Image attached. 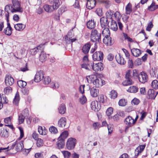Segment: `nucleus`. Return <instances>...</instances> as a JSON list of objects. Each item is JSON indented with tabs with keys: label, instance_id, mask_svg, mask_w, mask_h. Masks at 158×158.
<instances>
[{
	"label": "nucleus",
	"instance_id": "6e6d98bb",
	"mask_svg": "<svg viewBox=\"0 0 158 158\" xmlns=\"http://www.w3.org/2000/svg\"><path fill=\"white\" fill-rule=\"evenodd\" d=\"M145 147V145H140L136 149L135 151L136 152L137 150H138L139 151V152H141L144 150Z\"/></svg>",
	"mask_w": 158,
	"mask_h": 158
},
{
	"label": "nucleus",
	"instance_id": "4c0bfd02",
	"mask_svg": "<svg viewBox=\"0 0 158 158\" xmlns=\"http://www.w3.org/2000/svg\"><path fill=\"white\" fill-rule=\"evenodd\" d=\"M68 131H64L61 134L60 136L58 137V139H62L65 140V139L68 137Z\"/></svg>",
	"mask_w": 158,
	"mask_h": 158
},
{
	"label": "nucleus",
	"instance_id": "b1692460",
	"mask_svg": "<svg viewBox=\"0 0 158 158\" xmlns=\"http://www.w3.org/2000/svg\"><path fill=\"white\" fill-rule=\"evenodd\" d=\"M93 84L96 87L99 88L103 85V81L101 78H97L93 82Z\"/></svg>",
	"mask_w": 158,
	"mask_h": 158
},
{
	"label": "nucleus",
	"instance_id": "79ce46f5",
	"mask_svg": "<svg viewBox=\"0 0 158 158\" xmlns=\"http://www.w3.org/2000/svg\"><path fill=\"white\" fill-rule=\"evenodd\" d=\"M26 117L21 114H19L18 115V121L19 124L23 123L24 121L25 118Z\"/></svg>",
	"mask_w": 158,
	"mask_h": 158
},
{
	"label": "nucleus",
	"instance_id": "8fccbe9b",
	"mask_svg": "<svg viewBox=\"0 0 158 158\" xmlns=\"http://www.w3.org/2000/svg\"><path fill=\"white\" fill-rule=\"evenodd\" d=\"M132 72L130 70H128L126 73L125 77L127 79L131 80L132 78V75H131Z\"/></svg>",
	"mask_w": 158,
	"mask_h": 158
},
{
	"label": "nucleus",
	"instance_id": "864d4df0",
	"mask_svg": "<svg viewBox=\"0 0 158 158\" xmlns=\"http://www.w3.org/2000/svg\"><path fill=\"white\" fill-rule=\"evenodd\" d=\"M26 117H28L29 115V111L27 108L25 109L20 113Z\"/></svg>",
	"mask_w": 158,
	"mask_h": 158
},
{
	"label": "nucleus",
	"instance_id": "7ed1b4c3",
	"mask_svg": "<svg viewBox=\"0 0 158 158\" xmlns=\"http://www.w3.org/2000/svg\"><path fill=\"white\" fill-rule=\"evenodd\" d=\"M76 144V139L70 138L68 139L66 142V147L69 150L73 149Z\"/></svg>",
	"mask_w": 158,
	"mask_h": 158
},
{
	"label": "nucleus",
	"instance_id": "5701e85b",
	"mask_svg": "<svg viewBox=\"0 0 158 158\" xmlns=\"http://www.w3.org/2000/svg\"><path fill=\"white\" fill-rule=\"evenodd\" d=\"M57 143V146L58 149H60L64 148L65 145V140L62 139H58Z\"/></svg>",
	"mask_w": 158,
	"mask_h": 158
},
{
	"label": "nucleus",
	"instance_id": "6ab92c4d",
	"mask_svg": "<svg viewBox=\"0 0 158 158\" xmlns=\"http://www.w3.org/2000/svg\"><path fill=\"white\" fill-rule=\"evenodd\" d=\"M124 122L126 124L130 126H132L134 124L133 123L132 118L130 116H128L125 119Z\"/></svg>",
	"mask_w": 158,
	"mask_h": 158
},
{
	"label": "nucleus",
	"instance_id": "bf43d9fd",
	"mask_svg": "<svg viewBox=\"0 0 158 158\" xmlns=\"http://www.w3.org/2000/svg\"><path fill=\"white\" fill-rule=\"evenodd\" d=\"M86 101V98L85 95H83L82 97L80 98V102L82 105L84 104Z\"/></svg>",
	"mask_w": 158,
	"mask_h": 158
},
{
	"label": "nucleus",
	"instance_id": "aec40b11",
	"mask_svg": "<svg viewBox=\"0 0 158 158\" xmlns=\"http://www.w3.org/2000/svg\"><path fill=\"white\" fill-rule=\"evenodd\" d=\"M23 141H21L18 143L17 142L15 150L17 152H20L23 149Z\"/></svg>",
	"mask_w": 158,
	"mask_h": 158
},
{
	"label": "nucleus",
	"instance_id": "603ef678",
	"mask_svg": "<svg viewBox=\"0 0 158 158\" xmlns=\"http://www.w3.org/2000/svg\"><path fill=\"white\" fill-rule=\"evenodd\" d=\"M44 78L43 83L45 85L48 84L51 82V79L49 77H45Z\"/></svg>",
	"mask_w": 158,
	"mask_h": 158
},
{
	"label": "nucleus",
	"instance_id": "37998d69",
	"mask_svg": "<svg viewBox=\"0 0 158 158\" xmlns=\"http://www.w3.org/2000/svg\"><path fill=\"white\" fill-rule=\"evenodd\" d=\"M151 86L153 89H158V82L155 80H153L152 82Z\"/></svg>",
	"mask_w": 158,
	"mask_h": 158
},
{
	"label": "nucleus",
	"instance_id": "0e129e2a",
	"mask_svg": "<svg viewBox=\"0 0 158 158\" xmlns=\"http://www.w3.org/2000/svg\"><path fill=\"white\" fill-rule=\"evenodd\" d=\"M51 88H58L59 87V85L57 82H52L51 84Z\"/></svg>",
	"mask_w": 158,
	"mask_h": 158
},
{
	"label": "nucleus",
	"instance_id": "774afa93",
	"mask_svg": "<svg viewBox=\"0 0 158 158\" xmlns=\"http://www.w3.org/2000/svg\"><path fill=\"white\" fill-rule=\"evenodd\" d=\"M35 157L36 158H44L43 154L41 153H37L35 154Z\"/></svg>",
	"mask_w": 158,
	"mask_h": 158
},
{
	"label": "nucleus",
	"instance_id": "c9c22d12",
	"mask_svg": "<svg viewBox=\"0 0 158 158\" xmlns=\"http://www.w3.org/2000/svg\"><path fill=\"white\" fill-rule=\"evenodd\" d=\"M126 11L127 14H130L132 11V5L131 3H129L126 6Z\"/></svg>",
	"mask_w": 158,
	"mask_h": 158
},
{
	"label": "nucleus",
	"instance_id": "58836bf2",
	"mask_svg": "<svg viewBox=\"0 0 158 158\" xmlns=\"http://www.w3.org/2000/svg\"><path fill=\"white\" fill-rule=\"evenodd\" d=\"M90 94L93 97H96L99 94V89H90Z\"/></svg>",
	"mask_w": 158,
	"mask_h": 158
},
{
	"label": "nucleus",
	"instance_id": "ddd939ff",
	"mask_svg": "<svg viewBox=\"0 0 158 158\" xmlns=\"http://www.w3.org/2000/svg\"><path fill=\"white\" fill-rule=\"evenodd\" d=\"M96 4L95 0H87L86 3L87 8L89 9H91L95 6Z\"/></svg>",
	"mask_w": 158,
	"mask_h": 158
},
{
	"label": "nucleus",
	"instance_id": "4468645a",
	"mask_svg": "<svg viewBox=\"0 0 158 158\" xmlns=\"http://www.w3.org/2000/svg\"><path fill=\"white\" fill-rule=\"evenodd\" d=\"M115 59L118 63L121 65H124L126 63L124 58L119 54L116 55Z\"/></svg>",
	"mask_w": 158,
	"mask_h": 158
},
{
	"label": "nucleus",
	"instance_id": "338daca9",
	"mask_svg": "<svg viewBox=\"0 0 158 158\" xmlns=\"http://www.w3.org/2000/svg\"><path fill=\"white\" fill-rule=\"evenodd\" d=\"M98 101L100 102H102L103 103H104V100L103 96L102 95H100L98 97Z\"/></svg>",
	"mask_w": 158,
	"mask_h": 158
},
{
	"label": "nucleus",
	"instance_id": "4d7b16f0",
	"mask_svg": "<svg viewBox=\"0 0 158 158\" xmlns=\"http://www.w3.org/2000/svg\"><path fill=\"white\" fill-rule=\"evenodd\" d=\"M43 46L42 45H40L39 46H37L36 48H35L32 49V51L34 52L33 53L34 55L36 54V52H38L37 50H40L42 51L43 50L42 47Z\"/></svg>",
	"mask_w": 158,
	"mask_h": 158
},
{
	"label": "nucleus",
	"instance_id": "7c9ffc66",
	"mask_svg": "<svg viewBox=\"0 0 158 158\" xmlns=\"http://www.w3.org/2000/svg\"><path fill=\"white\" fill-rule=\"evenodd\" d=\"M108 27L114 31H116L118 29V27L116 22L113 20L111 21L110 25H109Z\"/></svg>",
	"mask_w": 158,
	"mask_h": 158
},
{
	"label": "nucleus",
	"instance_id": "f3484780",
	"mask_svg": "<svg viewBox=\"0 0 158 158\" xmlns=\"http://www.w3.org/2000/svg\"><path fill=\"white\" fill-rule=\"evenodd\" d=\"M91 109L95 111H98L99 110L98 102L97 101H94L92 102L91 103Z\"/></svg>",
	"mask_w": 158,
	"mask_h": 158
},
{
	"label": "nucleus",
	"instance_id": "e2e57ef3",
	"mask_svg": "<svg viewBox=\"0 0 158 158\" xmlns=\"http://www.w3.org/2000/svg\"><path fill=\"white\" fill-rule=\"evenodd\" d=\"M19 129L20 131V137L18 138V139L20 140L23 137L24 135L23 128L22 127H19Z\"/></svg>",
	"mask_w": 158,
	"mask_h": 158
},
{
	"label": "nucleus",
	"instance_id": "3c124183",
	"mask_svg": "<svg viewBox=\"0 0 158 158\" xmlns=\"http://www.w3.org/2000/svg\"><path fill=\"white\" fill-rule=\"evenodd\" d=\"M126 80L123 82V85L124 86L131 85L133 82L132 80Z\"/></svg>",
	"mask_w": 158,
	"mask_h": 158
},
{
	"label": "nucleus",
	"instance_id": "72a5a7b5",
	"mask_svg": "<svg viewBox=\"0 0 158 158\" xmlns=\"http://www.w3.org/2000/svg\"><path fill=\"white\" fill-rule=\"evenodd\" d=\"M104 28L102 31V34L105 37H108L110 35V31L109 29L106 27H104Z\"/></svg>",
	"mask_w": 158,
	"mask_h": 158
},
{
	"label": "nucleus",
	"instance_id": "c756f323",
	"mask_svg": "<svg viewBox=\"0 0 158 158\" xmlns=\"http://www.w3.org/2000/svg\"><path fill=\"white\" fill-rule=\"evenodd\" d=\"M92 63H89L88 64H83L81 65V67L82 68H84L88 70H90L92 69Z\"/></svg>",
	"mask_w": 158,
	"mask_h": 158
},
{
	"label": "nucleus",
	"instance_id": "6e6552de",
	"mask_svg": "<svg viewBox=\"0 0 158 158\" xmlns=\"http://www.w3.org/2000/svg\"><path fill=\"white\" fill-rule=\"evenodd\" d=\"M100 22L102 28L106 27L109 25V22L108 21L107 18L103 17L100 19Z\"/></svg>",
	"mask_w": 158,
	"mask_h": 158
},
{
	"label": "nucleus",
	"instance_id": "f8f14e48",
	"mask_svg": "<svg viewBox=\"0 0 158 158\" xmlns=\"http://www.w3.org/2000/svg\"><path fill=\"white\" fill-rule=\"evenodd\" d=\"M92 63V69L95 72H97L99 71H101L102 70L103 68L102 67V64L101 63H96L94 65H93Z\"/></svg>",
	"mask_w": 158,
	"mask_h": 158
},
{
	"label": "nucleus",
	"instance_id": "9d476101",
	"mask_svg": "<svg viewBox=\"0 0 158 158\" xmlns=\"http://www.w3.org/2000/svg\"><path fill=\"white\" fill-rule=\"evenodd\" d=\"M158 94V92H155L154 89H148V94L150 99H155Z\"/></svg>",
	"mask_w": 158,
	"mask_h": 158
},
{
	"label": "nucleus",
	"instance_id": "f03ea898",
	"mask_svg": "<svg viewBox=\"0 0 158 158\" xmlns=\"http://www.w3.org/2000/svg\"><path fill=\"white\" fill-rule=\"evenodd\" d=\"M101 34L96 29H93L91 32L90 39L91 41L95 43L101 41Z\"/></svg>",
	"mask_w": 158,
	"mask_h": 158
},
{
	"label": "nucleus",
	"instance_id": "f704fd0d",
	"mask_svg": "<svg viewBox=\"0 0 158 158\" xmlns=\"http://www.w3.org/2000/svg\"><path fill=\"white\" fill-rule=\"evenodd\" d=\"M73 28L69 31L67 35L65 36V40H70L71 38L73 36V34L72 33Z\"/></svg>",
	"mask_w": 158,
	"mask_h": 158
},
{
	"label": "nucleus",
	"instance_id": "423d86ee",
	"mask_svg": "<svg viewBox=\"0 0 158 158\" xmlns=\"http://www.w3.org/2000/svg\"><path fill=\"white\" fill-rule=\"evenodd\" d=\"M44 78V72L42 71H40L36 73L34 81L35 82H38L40 81Z\"/></svg>",
	"mask_w": 158,
	"mask_h": 158
},
{
	"label": "nucleus",
	"instance_id": "0eeeda50",
	"mask_svg": "<svg viewBox=\"0 0 158 158\" xmlns=\"http://www.w3.org/2000/svg\"><path fill=\"white\" fill-rule=\"evenodd\" d=\"M49 2L54 10L57 9L60 5L61 1L60 0H49Z\"/></svg>",
	"mask_w": 158,
	"mask_h": 158
},
{
	"label": "nucleus",
	"instance_id": "412c9836",
	"mask_svg": "<svg viewBox=\"0 0 158 158\" xmlns=\"http://www.w3.org/2000/svg\"><path fill=\"white\" fill-rule=\"evenodd\" d=\"M66 121L65 117H61L58 121V126L60 127H64L66 124Z\"/></svg>",
	"mask_w": 158,
	"mask_h": 158
},
{
	"label": "nucleus",
	"instance_id": "2f4dec72",
	"mask_svg": "<svg viewBox=\"0 0 158 158\" xmlns=\"http://www.w3.org/2000/svg\"><path fill=\"white\" fill-rule=\"evenodd\" d=\"M46 54L43 51L41 52L39 56L40 60L42 62H43L46 60Z\"/></svg>",
	"mask_w": 158,
	"mask_h": 158
},
{
	"label": "nucleus",
	"instance_id": "393cba45",
	"mask_svg": "<svg viewBox=\"0 0 158 158\" xmlns=\"http://www.w3.org/2000/svg\"><path fill=\"white\" fill-rule=\"evenodd\" d=\"M59 113L61 114L65 113L66 110V107L64 104L62 103L61 104L58 108Z\"/></svg>",
	"mask_w": 158,
	"mask_h": 158
},
{
	"label": "nucleus",
	"instance_id": "f257e3e1",
	"mask_svg": "<svg viewBox=\"0 0 158 158\" xmlns=\"http://www.w3.org/2000/svg\"><path fill=\"white\" fill-rule=\"evenodd\" d=\"M12 5L11 6V12L12 13H22L23 11V9L21 7L20 2L18 0H12Z\"/></svg>",
	"mask_w": 158,
	"mask_h": 158
},
{
	"label": "nucleus",
	"instance_id": "4be33fe9",
	"mask_svg": "<svg viewBox=\"0 0 158 158\" xmlns=\"http://www.w3.org/2000/svg\"><path fill=\"white\" fill-rule=\"evenodd\" d=\"M131 51L133 56L136 57L139 56L141 53L140 50L138 48H133Z\"/></svg>",
	"mask_w": 158,
	"mask_h": 158
},
{
	"label": "nucleus",
	"instance_id": "1a4fd4ad",
	"mask_svg": "<svg viewBox=\"0 0 158 158\" xmlns=\"http://www.w3.org/2000/svg\"><path fill=\"white\" fill-rule=\"evenodd\" d=\"M5 82L6 85L11 86L14 82V79L11 76H6L5 77Z\"/></svg>",
	"mask_w": 158,
	"mask_h": 158
},
{
	"label": "nucleus",
	"instance_id": "052dcab7",
	"mask_svg": "<svg viewBox=\"0 0 158 158\" xmlns=\"http://www.w3.org/2000/svg\"><path fill=\"white\" fill-rule=\"evenodd\" d=\"M140 102V101L138 99L135 98L132 100L131 103L132 104L137 105Z\"/></svg>",
	"mask_w": 158,
	"mask_h": 158
},
{
	"label": "nucleus",
	"instance_id": "a18cd8bd",
	"mask_svg": "<svg viewBox=\"0 0 158 158\" xmlns=\"http://www.w3.org/2000/svg\"><path fill=\"white\" fill-rule=\"evenodd\" d=\"M127 104V102L124 99H120L118 102V104L119 105L121 106H125Z\"/></svg>",
	"mask_w": 158,
	"mask_h": 158
},
{
	"label": "nucleus",
	"instance_id": "e433bc0d",
	"mask_svg": "<svg viewBox=\"0 0 158 158\" xmlns=\"http://www.w3.org/2000/svg\"><path fill=\"white\" fill-rule=\"evenodd\" d=\"M44 8L45 11L48 12H51L53 10H54L52 6H50L47 4L44 6Z\"/></svg>",
	"mask_w": 158,
	"mask_h": 158
},
{
	"label": "nucleus",
	"instance_id": "20e7f679",
	"mask_svg": "<svg viewBox=\"0 0 158 158\" xmlns=\"http://www.w3.org/2000/svg\"><path fill=\"white\" fill-rule=\"evenodd\" d=\"M103 54L101 52H96L93 55V58L94 61H100L102 60Z\"/></svg>",
	"mask_w": 158,
	"mask_h": 158
},
{
	"label": "nucleus",
	"instance_id": "c03bdc74",
	"mask_svg": "<svg viewBox=\"0 0 158 158\" xmlns=\"http://www.w3.org/2000/svg\"><path fill=\"white\" fill-rule=\"evenodd\" d=\"M12 30V28L6 27L4 30V32L6 35L10 36L11 34Z\"/></svg>",
	"mask_w": 158,
	"mask_h": 158
},
{
	"label": "nucleus",
	"instance_id": "9b49d317",
	"mask_svg": "<svg viewBox=\"0 0 158 158\" xmlns=\"http://www.w3.org/2000/svg\"><path fill=\"white\" fill-rule=\"evenodd\" d=\"M9 136V133L6 127L0 129V136L3 138H7Z\"/></svg>",
	"mask_w": 158,
	"mask_h": 158
},
{
	"label": "nucleus",
	"instance_id": "13d9d810",
	"mask_svg": "<svg viewBox=\"0 0 158 158\" xmlns=\"http://www.w3.org/2000/svg\"><path fill=\"white\" fill-rule=\"evenodd\" d=\"M49 130L50 132L54 134H56L58 132L57 129L54 126L51 127L49 129Z\"/></svg>",
	"mask_w": 158,
	"mask_h": 158
},
{
	"label": "nucleus",
	"instance_id": "5fc2aeb1",
	"mask_svg": "<svg viewBox=\"0 0 158 158\" xmlns=\"http://www.w3.org/2000/svg\"><path fill=\"white\" fill-rule=\"evenodd\" d=\"M37 146L38 147L42 146L43 144V141L40 138H38L36 143Z\"/></svg>",
	"mask_w": 158,
	"mask_h": 158
},
{
	"label": "nucleus",
	"instance_id": "ea45409f",
	"mask_svg": "<svg viewBox=\"0 0 158 158\" xmlns=\"http://www.w3.org/2000/svg\"><path fill=\"white\" fill-rule=\"evenodd\" d=\"M117 92L114 89H112L110 92V97L111 98L114 99L117 98L118 96Z\"/></svg>",
	"mask_w": 158,
	"mask_h": 158
},
{
	"label": "nucleus",
	"instance_id": "bb28decb",
	"mask_svg": "<svg viewBox=\"0 0 158 158\" xmlns=\"http://www.w3.org/2000/svg\"><path fill=\"white\" fill-rule=\"evenodd\" d=\"M16 30L22 31L25 27V25L22 23H18L14 26Z\"/></svg>",
	"mask_w": 158,
	"mask_h": 158
},
{
	"label": "nucleus",
	"instance_id": "69168bd1",
	"mask_svg": "<svg viewBox=\"0 0 158 158\" xmlns=\"http://www.w3.org/2000/svg\"><path fill=\"white\" fill-rule=\"evenodd\" d=\"M123 36L125 40H127L128 41L130 42H133V40L130 37L128 36L127 34L123 33Z\"/></svg>",
	"mask_w": 158,
	"mask_h": 158
},
{
	"label": "nucleus",
	"instance_id": "09e8293b",
	"mask_svg": "<svg viewBox=\"0 0 158 158\" xmlns=\"http://www.w3.org/2000/svg\"><path fill=\"white\" fill-rule=\"evenodd\" d=\"M113 109L112 107H110L108 108L106 111V114L109 117L113 113Z\"/></svg>",
	"mask_w": 158,
	"mask_h": 158
},
{
	"label": "nucleus",
	"instance_id": "de8ad7c7",
	"mask_svg": "<svg viewBox=\"0 0 158 158\" xmlns=\"http://www.w3.org/2000/svg\"><path fill=\"white\" fill-rule=\"evenodd\" d=\"M62 153L65 158H69L72 155L70 152L67 151H63Z\"/></svg>",
	"mask_w": 158,
	"mask_h": 158
},
{
	"label": "nucleus",
	"instance_id": "680f3d73",
	"mask_svg": "<svg viewBox=\"0 0 158 158\" xmlns=\"http://www.w3.org/2000/svg\"><path fill=\"white\" fill-rule=\"evenodd\" d=\"M153 24L152 22H150L148 24L147 27L146 28V30L149 31H150L151 28L153 27Z\"/></svg>",
	"mask_w": 158,
	"mask_h": 158
},
{
	"label": "nucleus",
	"instance_id": "2eb2a0df",
	"mask_svg": "<svg viewBox=\"0 0 158 158\" xmlns=\"http://www.w3.org/2000/svg\"><path fill=\"white\" fill-rule=\"evenodd\" d=\"M90 47L91 46L89 43L85 44L82 48V52L85 54H87L89 51Z\"/></svg>",
	"mask_w": 158,
	"mask_h": 158
},
{
	"label": "nucleus",
	"instance_id": "a19ab883",
	"mask_svg": "<svg viewBox=\"0 0 158 158\" xmlns=\"http://www.w3.org/2000/svg\"><path fill=\"white\" fill-rule=\"evenodd\" d=\"M17 84L20 88H24L27 85V82L22 80H19L17 82Z\"/></svg>",
	"mask_w": 158,
	"mask_h": 158
},
{
	"label": "nucleus",
	"instance_id": "cd10ccee",
	"mask_svg": "<svg viewBox=\"0 0 158 158\" xmlns=\"http://www.w3.org/2000/svg\"><path fill=\"white\" fill-rule=\"evenodd\" d=\"M87 26L89 29H92L95 27V22L92 20H89L87 22Z\"/></svg>",
	"mask_w": 158,
	"mask_h": 158
},
{
	"label": "nucleus",
	"instance_id": "c85d7f7f",
	"mask_svg": "<svg viewBox=\"0 0 158 158\" xmlns=\"http://www.w3.org/2000/svg\"><path fill=\"white\" fill-rule=\"evenodd\" d=\"M0 102L2 104L7 103L8 100L5 95L0 94Z\"/></svg>",
	"mask_w": 158,
	"mask_h": 158
},
{
	"label": "nucleus",
	"instance_id": "dca6fc26",
	"mask_svg": "<svg viewBox=\"0 0 158 158\" xmlns=\"http://www.w3.org/2000/svg\"><path fill=\"white\" fill-rule=\"evenodd\" d=\"M103 43L108 45H111L114 43V40H113L110 36L108 37H105L103 39Z\"/></svg>",
	"mask_w": 158,
	"mask_h": 158
},
{
	"label": "nucleus",
	"instance_id": "a878e982",
	"mask_svg": "<svg viewBox=\"0 0 158 158\" xmlns=\"http://www.w3.org/2000/svg\"><path fill=\"white\" fill-rule=\"evenodd\" d=\"M19 99V94L18 92L17 91L13 101V104L17 106L18 104Z\"/></svg>",
	"mask_w": 158,
	"mask_h": 158
},
{
	"label": "nucleus",
	"instance_id": "49530a36",
	"mask_svg": "<svg viewBox=\"0 0 158 158\" xmlns=\"http://www.w3.org/2000/svg\"><path fill=\"white\" fill-rule=\"evenodd\" d=\"M139 74L138 72V71L136 69H134L133 70L132 72V78L136 79L138 78Z\"/></svg>",
	"mask_w": 158,
	"mask_h": 158
},
{
	"label": "nucleus",
	"instance_id": "a211bd4d",
	"mask_svg": "<svg viewBox=\"0 0 158 158\" xmlns=\"http://www.w3.org/2000/svg\"><path fill=\"white\" fill-rule=\"evenodd\" d=\"M87 82L89 83H93L97 79V76L95 75H91L86 77Z\"/></svg>",
	"mask_w": 158,
	"mask_h": 158
},
{
	"label": "nucleus",
	"instance_id": "473e14b6",
	"mask_svg": "<svg viewBox=\"0 0 158 158\" xmlns=\"http://www.w3.org/2000/svg\"><path fill=\"white\" fill-rule=\"evenodd\" d=\"M158 8V5H155V3L153 2L148 8V10L150 11H154Z\"/></svg>",
	"mask_w": 158,
	"mask_h": 158
},
{
	"label": "nucleus",
	"instance_id": "39448f33",
	"mask_svg": "<svg viewBox=\"0 0 158 158\" xmlns=\"http://www.w3.org/2000/svg\"><path fill=\"white\" fill-rule=\"evenodd\" d=\"M138 79L140 82L142 83H144L147 81L148 77L145 73L142 72L139 74Z\"/></svg>",
	"mask_w": 158,
	"mask_h": 158
}]
</instances>
